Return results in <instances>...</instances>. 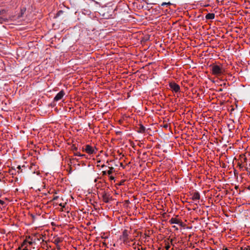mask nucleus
Returning <instances> with one entry per match:
<instances>
[{"mask_svg":"<svg viewBox=\"0 0 250 250\" xmlns=\"http://www.w3.org/2000/svg\"><path fill=\"white\" fill-rule=\"evenodd\" d=\"M83 151H85L86 153L89 154H92L96 153V150L90 145H86L85 148L83 149Z\"/></svg>","mask_w":250,"mask_h":250,"instance_id":"3","label":"nucleus"},{"mask_svg":"<svg viewBox=\"0 0 250 250\" xmlns=\"http://www.w3.org/2000/svg\"><path fill=\"white\" fill-rule=\"evenodd\" d=\"M215 18V15L213 13H208L206 16V18L208 20H212L214 19Z\"/></svg>","mask_w":250,"mask_h":250,"instance_id":"9","label":"nucleus"},{"mask_svg":"<svg viewBox=\"0 0 250 250\" xmlns=\"http://www.w3.org/2000/svg\"><path fill=\"white\" fill-rule=\"evenodd\" d=\"M2 13V11H0V15H1Z\"/></svg>","mask_w":250,"mask_h":250,"instance_id":"22","label":"nucleus"},{"mask_svg":"<svg viewBox=\"0 0 250 250\" xmlns=\"http://www.w3.org/2000/svg\"><path fill=\"white\" fill-rule=\"evenodd\" d=\"M169 87L175 92H178L180 90V86L175 83H170L169 84Z\"/></svg>","mask_w":250,"mask_h":250,"instance_id":"2","label":"nucleus"},{"mask_svg":"<svg viewBox=\"0 0 250 250\" xmlns=\"http://www.w3.org/2000/svg\"><path fill=\"white\" fill-rule=\"evenodd\" d=\"M171 224H177L180 226H182V222L176 218H172L169 221Z\"/></svg>","mask_w":250,"mask_h":250,"instance_id":"6","label":"nucleus"},{"mask_svg":"<svg viewBox=\"0 0 250 250\" xmlns=\"http://www.w3.org/2000/svg\"><path fill=\"white\" fill-rule=\"evenodd\" d=\"M75 155L76 156H80V157H85V154H82L80 152H76V153H75Z\"/></svg>","mask_w":250,"mask_h":250,"instance_id":"12","label":"nucleus"},{"mask_svg":"<svg viewBox=\"0 0 250 250\" xmlns=\"http://www.w3.org/2000/svg\"><path fill=\"white\" fill-rule=\"evenodd\" d=\"M103 200L105 203H108L111 197L109 193L104 192L102 195Z\"/></svg>","mask_w":250,"mask_h":250,"instance_id":"5","label":"nucleus"},{"mask_svg":"<svg viewBox=\"0 0 250 250\" xmlns=\"http://www.w3.org/2000/svg\"><path fill=\"white\" fill-rule=\"evenodd\" d=\"M229 129H231V128H230V125H229Z\"/></svg>","mask_w":250,"mask_h":250,"instance_id":"20","label":"nucleus"},{"mask_svg":"<svg viewBox=\"0 0 250 250\" xmlns=\"http://www.w3.org/2000/svg\"><path fill=\"white\" fill-rule=\"evenodd\" d=\"M22 250H28L26 248H24Z\"/></svg>","mask_w":250,"mask_h":250,"instance_id":"19","label":"nucleus"},{"mask_svg":"<svg viewBox=\"0 0 250 250\" xmlns=\"http://www.w3.org/2000/svg\"><path fill=\"white\" fill-rule=\"evenodd\" d=\"M122 239L124 242H125L128 239V233L126 230H124L123 232Z\"/></svg>","mask_w":250,"mask_h":250,"instance_id":"8","label":"nucleus"},{"mask_svg":"<svg viewBox=\"0 0 250 250\" xmlns=\"http://www.w3.org/2000/svg\"><path fill=\"white\" fill-rule=\"evenodd\" d=\"M103 175H106L107 174V173L106 171H103Z\"/></svg>","mask_w":250,"mask_h":250,"instance_id":"16","label":"nucleus"},{"mask_svg":"<svg viewBox=\"0 0 250 250\" xmlns=\"http://www.w3.org/2000/svg\"><path fill=\"white\" fill-rule=\"evenodd\" d=\"M109 169H110L108 171H107V174L108 175H110L112 174L113 170L114 169V168L113 167H110Z\"/></svg>","mask_w":250,"mask_h":250,"instance_id":"11","label":"nucleus"},{"mask_svg":"<svg viewBox=\"0 0 250 250\" xmlns=\"http://www.w3.org/2000/svg\"><path fill=\"white\" fill-rule=\"evenodd\" d=\"M146 130V128L143 125H141L139 128V132L140 133H144Z\"/></svg>","mask_w":250,"mask_h":250,"instance_id":"10","label":"nucleus"},{"mask_svg":"<svg viewBox=\"0 0 250 250\" xmlns=\"http://www.w3.org/2000/svg\"><path fill=\"white\" fill-rule=\"evenodd\" d=\"M164 127H167V125H164Z\"/></svg>","mask_w":250,"mask_h":250,"instance_id":"21","label":"nucleus"},{"mask_svg":"<svg viewBox=\"0 0 250 250\" xmlns=\"http://www.w3.org/2000/svg\"><path fill=\"white\" fill-rule=\"evenodd\" d=\"M200 195L198 192H195L192 195V199L194 201H198L200 199Z\"/></svg>","mask_w":250,"mask_h":250,"instance_id":"7","label":"nucleus"},{"mask_svg":"<svg viewBox=\"0 0 250 250\" xmlns=\"http://www.w3.org/2000/svg\"><path fill=\"white\" fill-rule=\"evenodd\" d=\"M170 4H171V3L170 2H168V3L163 2L162 4V6H165V5H170Z\"/></svg>","mask_w":250,"mask_h":250,"instance_id":"14","label":"nucleus"},{"mask_svg":"<svg viewBox=\"0 0 250 250\" xmlns=\"http://www.w3.org/2000/svg\"><path fill=\"white\" fill-rule=\"evenodd\" d=\"M211 71L212 74L217 76L221 75L225 71L222 67L217 65H213L211 67Z\"/></svg>","mask_w":250,"mask_h":250,"instance_id":"1","label":"nucleus"},{"mask_svg":"<svg viewBox=\"0 0 250 250\" xmlns=\"http://www.w3.org/2000/svg\"><path fill=\"white\" fill-rule=\"evenodd\" d=\"M64 95L65 93L63 90H62L60 91L54 97V101L57 102L60 100L62 98Z\"/></svg>","mask_w":250,"mask_h":250,"instance_id":"4","label":"nucleus"},{"mask_svg":"<svg viewBox=\"0 0 250 250\" xmlns=\"http://www.w3.org/2000/svg\"><path fill=\"white\" fill-rule=\"evenodd\" d=\"M4 205H5L4 201L0 200V207H3Z\"/></svg>","mask_w":250,"mask_h":250,"instance_id":"13","label":"nucleus"},{"mask_svg":"<svg viewBox=\"0 0 250 250\" xmlns=\"http://www.w3.org/2000/svg\"><path fill=\"white\" fill-rule=\"evenodd\" d=\"M172 228H174V229H176V230H178V228H177L176 226H172Z\"/></svg>","mask_w":250,"mask_h":250,"instance_id":"17","label":"nucleus"},{"mask_svg":"<svg viewBox=\"0 0 250 250\" xmlns=\"http://www.w3.org/2000/svg\"><path fill=\"white\" fill-rule=\"evenodd\" d=\"M144 2H145L146 3H147V2H146V0H143Z\"/></svg>","mask_w":250,"mask_h":250,"instance_id":"18","label":"nucleus"},{"mask_svg":"<svg viewBox=\"0 0 250 250\" xmlns=\"http://www.w3.org/2000/svg\"><path fill=\"white\" fill-rule=\"evenodd\" d=\"M109 179H110L111 180H114L115 178H114V177H113V176H110L109 177Z\"/></svg>","mask_w":250,"mask_h":250,"instance_id":"15","label":"nucleus"}]
</instances>
